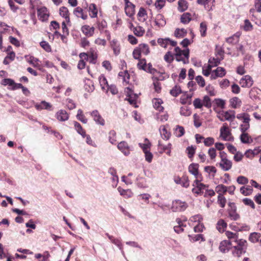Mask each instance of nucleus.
<instances>
[{
  "label": "nucleus",
  "mask_w": 261,
  "mask_h": 261,
  "mask_svg": "<svg viewBox=\"0 0 261 261\" xmlns=\"http://www.w3.org/2000/svg\"><path fill=\"white\" fill-rule=\"evenodd\" d=\"M180 114L184 116H188L191 115V112L187 106H183L180 108Z\"/></svg>",
  "instance_id": "61"
},
{
  "label": "nucleus",
  "mask_w": 261,
  "mask_h": 261,
  "mask_svg": "<svg viewBox=\"0 0 261 261\" xmlns=\"http://www.w3.org/2000/svg\"><path fill=\"white\" fill-rule=\"evenodd\" d=\"M159 130L161 137L164 140H168L170 139L171 133L167 130V125H161Z\"/></svg>",
  "instance_id": "21"
},
{
  "label": "nucleus",
  "mask_w": 261,
  "mask_h": 261,
  "mask_svg": "<svg viewBox=\"0 0 261 261\" xmlns=\"http://www.w3.org/2000/svg\"><path fill=\"white\" fill-rule=\"evenodd\" d=\"M35 109L38 111H41L42 110H51L52 105L44 100L42 101L40 103H36L35 105Z\"/></svg>",
  "instance_id": "19"
},
{
  "label": "nucleus",
  "mask_w": 261,
  "mask_h": 261,
  "mask_svg": "<svg viewBox=\"0 0 261 261\" xmlns=\"http://www.w3.org/2000/svg\"><path fill=\"white\" fill-rule=\"evenodd\" d=\"M187 206L186 202L181 201L180 200H176L173 202L171 208L173 212H181L185 211Z\"/></svg>",
  "instance_id": "10"
},
{
  "label": "nucleus",
  "mask_w": 261,
  "mask_h": 261,
  "mask_svg": "<svg viewBox=\"0 0 261 261\" xmlns=\"http://www.w3.org/2000/svg\"><path fill=\"white\" fill-rule=\"evenodd\" d=\"M226 70L223 67H218L216 69L212 71L210 79L211 80H213L217 77H222L226 75Z\"/></svg>",
  "instance_id": "12"
},
{
  "label": "nucleus",
  "mask_w": 261,
  "mask_h": 261,
  "mask_svg": "<svg viewBox=\"0 0 261 261\" xmlns=\"http://www.w3.org/2000/svg\"><path fill=\"white\" fill-rule=\"evenodd\" d=\"M117 147L125 155H128L130 153V147L125 141L120 142L117 145Z\"/></svg>",
  "instance_id": "20"
},
{
  "label": "nucleus",
  "mask_w": 261,
  "mask_h": 261,
  "mask_svg": "<svg viewBox=\"0 0 261 261\" xmlns=\"http://www.w3.org/2000/svg\"><path fill=\"white\" fill-rule=\"evenodd\" d=\"M236 112L233 110H229L223 112L222 116L224 118L225 120H227L232 122L236 118Z\"/></svg>",
  "instance_id": "23"
},
{
  "label": "nucleus",
  "mask_w": 261,
  "mask_h": 261,
  "mask_svg": "<svg viewBox=\"0 0 261 261\" xmlns=\"http://www.w3.org/2000/svg\"><path fill=\"white\" fill-rule=\"evenodd\" d=\"M232 246L231 242L228 240H223L221 242L219 245V250L223 253L228 252Z\"/></svg>",
  "instance_id": "18"
},
{
  "label": "nucleus",
  "mask_w": 261,
  "mask_h": 261,
  "mask_svg": "<svg viewBox=\"0 0 261 261\" xmlns=\"http://www.w3.org/2000/svg\"><path fill=\"white\" fill-rule=\"evenodd\" d=\"M208 185H206L205 190L203 191V195L205 197H211L215 195V192L213 190L208 189Z\"/></svg>",
  "instance_id": "58"
},
{
  "label": "nucleus",
  "mask_w": 261,
  "mask_h": 261,
  "mask_svg": "<svg viewBox=\"0 0 261 261\" xmlns=\"http://www.w3.org/2000/svg\"><path fill=\"white\" fill-rule=\"evenodd\" d=\"M150 53V47L146 43H140L133 51L132 55L135 59H139L141 55H148Z\"/></svg>",
  "instance_id": "1"
},
{
  "label": "nucleus",
  "mask_w": 261,
  "mask_h": 261,
  "mask_svg": "<svg viewBox=\"0 0 261 261\" xmlns=\"http://www.w3.org/2000/svg\"><path fill=\"white\" fill-rule=\"evenodd\" d=\"M215 0H197L199 5H203L206 10L210 11L214 6Z\"/></svg>",
  "instance_id": "22"
},
{
  "label": "nucleus",
  "mask_w": 261,
  "mask_h": 261,
  "mask_svg": "<svg viewBox=\"0 0 261 261\" xmlns=\"http://www.w3.org/2000/svg\"><path fill=\"white\" fill-rule=\"evenodd\" d=\"M16 55L15 52H11L7 54L6 57L3 61V64L8 65L15 60Z\"/></svg>",
  "instance_id": "36"
},
{
  "label": "nucleus",
  "mask_w": 261,
  "mask_h": 261,
  "mask_svg": "<svg viewBox=\"0 0 261 261\" xmlns=\"http://www.w3.org/2000/svg\"><path fill=\"white\" fill-rule=\"evenodd\" d=\"M82 32L87 37H91L93 36L95 28L93 27H90L89 25H84L81 27Z\"/></svg>",
  "instance_id": "17"
},
{
  "label": "nucleus",
  "mask_w": 261,
  "mask_h": 261,
  "mask_svg": "<svg viewBox=\"0 0 261 261\" xmlns=\"http://www.w3.org/2000/svg\"><path fill=\"white\" fill-rule=\"evenodd\" d=\"M74 14L78 17H81L84 20L86 19L88 17L87 14L84 13L83 9L80 7H77L75 9Z\"/></svg>",
  "instance_id": "40"
},
{
  "label": "nucleus",
  "mask_w": 261,
  "mask_h": 261,
  "mask_svg": "<svg viewBox=\"0 0 261 261\" xmlns=\"http://www.w3.org/2000/svg\"><path fill=\"white\" fill-rule=\"evenodd\" d=\"M227 227V223L222 219H219L216 224V229L220 233L224 232L226 230Z\"/></svg>",
  "instance_id": "27"
},
{
  "label": "nucleus",
  "mask_w": 261,
  "mask_h": 261,
  "mask_svg": "<svg viewBox=\"0 0 261 261\" xmlns=\"http://www.w3.org/2000/svg\"><path fill=\"white\" fill-rule=\"evenodd\" d=\"M225 235L229 240V241H230L231 242H235L238 238V234L237 233H233L230 231H226L225 232Z\"/></svg>",
  "instance_id": "57"
},
{
  "label": "nucleus",
  "mask_w": 261,
  "mask_h": 261,
  "mask_svg": "<svg viewBox=\"0 0 261 261\" xmlns=\"http://www.w3.org/2000/svg\"><path fill=\"white\" fill-rule=\"evenodd\" d=\"M182 93L180 86L178 85H175L170 91V94L173 97H177Z\"/></svg>",
  "instance_id": "37"
},
{
  "label": "nucleus",
  "mask_w": 261,
  "mask_h": 261,
  "mask_svg": "<svg viewBox=\"0 0 261 261\" xmlns=\"http://www.w3.org/2000/svg\"><path fill=\"white\" fill-rule=\"evenodd\" d=\"M229 103L231 108L237 109L241 107L242 101L239 98L234 97L229 100Z\"/></svg>",
  "instance_id": "34"
},
{
  "label": "nucleus",
  "mask_w": 261,
  "mask_h": 261,
  "mask_svg": "<svg viewBox=\"0 0 261 261\" xmlns=\"http://www.w3.org/2000/svg\"><path fill=\"white\" fill-rule=\"evenodd\" d=\"M153 106L154 109L159 112H162L164 110V107L162 106L163 100L160 98H154L152 100Z\"/></svg>",
  "instance_id": "35"
},
{
  "label": "nucleus",
  "mask_w": 261,
  "mask_h": 261,
  "mask_svg": "<svg viewBox=\"0 0 261 261\" xmlns=\"http://www.w3.org/2000/svg\"><path fill=\"white\" fill-rule=\"evenodd\" d=\"M217 202L221 207L224 208L226 203V199L223 195H218Z\"/></svg>",
  "instance_id": "63"
},
{
  "label": "nucleus",
  "mask_w": 261,
  "mask_h": 261,
  "mask_svg": "<svg viewBox=\"0 0 261 261\" xmlns=\"http://www.w3.org/2000/svg\"><path fill=\"white\" fill-rule=\"evenodd\" d=\"M189 7V3L186 0H179L178 2L177 9L178 11L183 12L186 11Z\"/></svg>",
  "instance_id": "32"
},
{
  "label": "nucleus",
  "mask_w": 261,
  "mask_h": 261,
  "mask_svg": "<svg viewBox=\"0 0 261 261\" xmlns=\"http://www.w3.org/2000/svg\"><path fill=\"white\" fill-rule=\"evenodd\" d=\"M215 191L218 194V195H223V194L227 192V187L222 184L216 186Z\"/></svg>",
  "instance_id": "49"
},
{
  "label": "nucleus",
  "mask_w": 261,
  "mask_h": 261,
  "mask_svg": "<svg viewBox=\"0 0 261 261\" xmlns=\"http://www.w3.org/2000/svg\"><path fill=\"white\" fill-rule=\"evenodd\" d=\"M158 43L162 47L166 48L168 45L175 47L177 45V42L171 40L169 38H159L157 40Z\"/></svg>",
  "instance_id": "14"
},
{
  "label": "nucleus",
  "mask_w": 261,
  "mask_h": 261,
  "mask_svg": "<svg viewBox=\"0 0 261 261\" xmlns=\"http://www.w3.org/2000/svg\"><path fill=\"white\" fill-rule=\"evenodd\" d=\"M109 140L112 144H115L117 142L116 132L114 130H111L109 133Z\"/></svg>",
  "instance_id": "53"
},
{
  "label": "nucleus",
  "mask_w": 261,
  "mask_h": 261,
  "mask_svg": "<svg viewBox=\"0 0 261 261\" xmlns=\"http://www.w3.org/2000/svg\"><path fill=\"white\" fill-rule=\"evenodd\" d=\"M74 126L76 132L83 137L84 138L86 136V130L83 128L82 125L79 122L75 121L74 122Z\"/></svg>",
  "instance_id": "45"
},
{
  "label": "nucleus",
  "mask_w": 261,
  "mask_h": 261,
  "mask_svg": "<svg viewBox=\"0 0 261 261\" xmlns=\"http://www.w3.org/2000/svg\"><path fill=\"white\" fill-rule=\"evenodd\" d=\"M231 134L226 123L223 124L220 128V136L224 141H231L233 137L231 136Z\"/></svg>",
  "instance_id": "7"
},
{
  "label": "nucleus",
  "mask_w": 261,
  "mask_h": 261,
  "mask_svg": "<svg viewBox=\"0 0 261 261\" xmlns=\"http://www.w3.org/2000/svg\"><path fill=\"white\" fill-rule=\"evenodd\" d=\"M253 84L252 78L249 75H246L242 77L240 84L243 88H250Z\"/></svg>",
  "instance_id": "13"
},
{
  "label": "nucleus",
  "mask_w": 261,
  "mask_h": 261,
  "mask_svg": "<svg viewBox=\"0 0 261 261\" xmlns=\"http://www.w3.org/2000/svg\"><path fill=\"white\" fill-rule=\"evenodd\" d=\"M240 140L243 143H249L252 142L251 137L247 133H242L240 136Z\"/></svg>",
  "instance_id": "51"
},
{
  "label": "nucleus",
  "mask_w": 261,
  "mask_h": 261,
  "mask_svg": "<svg viewBox=\"0 0 261 261\" xmlns=\"http://www.w3.org/2000/svg\"><path fill=\"white\" fill-rule=\"evenodd\" d=\"M125 12L127 16L132 17L135 14V6L130 2L125 3Z\"/></svg>",
  "instance_id": "24"
},
{
  "label": "nucleus",
  "mask_w": 261,
  "mask_h": 261,
  "mask_svg": "<svg viewBox=\"0 0 261 261\" xmlns=\"http://www.w3.org/2000/svg\"><path fill=\"white\" fill-rule=\"evenodd\" d=\"M199 165L198 164L192 163L188 167L189 172L193 174L195 179L203 180L202 174L199 172Z\"/></svg>",
  "instance_id": "8"
},
{
  "label": "nucleus",
  "mask_w": 261,
  "mask_h": 261,
  "mask_svg": "<svg viewBox=\"0 0 261 261\" xmlns=\"http://www.w3.org/2000/svg\"><path fill=\"white\" fill-rule=\"evenodd\" d=\"M98 80L100 87L103 90H106V89L108 88L109 85L108 81L106 77L103 74H101L99 76Z\"/></svg>",
  "instance_id": "41"
},
{
  "label": "nucleus",
  "mask_w": 261,
  "mask_h": 261,
  "mask_svg": "<svg viewBox=\"0 0 261 261\" xmlns=\"http://www.w3.org/2000/svg\"><path fill=\"white\" fill-rule=\"evenodd\" d=\"M253 27L250 21L248 19L244 20V24L243 30L246 32L251 31L253 30Z\"/></svg>",
  "instance_id": "59"
},
{
  "label": "nucleus",
  "mask_w": 261,
  "mask_h": 261,
  "mask_svg": "<svg viewBox=\"0 0 261 261\" xmlns=\"http://www.w3.org/2000/svg\"><path fill=\"white\" fill-rule=\"evenodd\" d=\"M166 0H156L154 6L158 10H161L165 5Z\"/></svg>",
  "instance_id": "64"
},
{
  "label": "nucleus",
  "mask_w": 261,
  "mask_h": 261,
  "mask_svg": "<svg viewBox=\"0 0 261 261\" xmlns=\"http://www.w3.org/2000/svg\"><path fill=\"white\" fill-rule=\"evenodd\" d=\"M221 61L222 60H220L218 57L210 59L208 61L209 65L212 67L217 66L220 63Z\"/></svg>",
  "instance_id": "60"
},
{
  "label": "nucleus",
  "mask_w": 261,
  "mask_h": 261,
  "mask_svg": "<svg viewBox=\"0 0 261 261\" xmlns=\"http://www.w3.org/2000/svg\"><path fill=\"white\" fill-rule=\"evenodd\" d=\"M96 24L97 28L100 33H102L108 26L107 21L103 19L98 20L96 22Z\"/></svg>",
  "instance_id": "38"
},
{
  "label": "nucleus",
  "mask_w": 261,
  "mask_h": 261,
  "mask_svg": "<svg viewBox=\"0 0 261 261\" xmlns=\"http://www.w3.org/2000/svg\"><path fill=\"white\" fill-rule=\"evenodd\" d=\"M117 190L119 191L120 194L121 196L125 197V198H129L132 196V193L129 190H124L121 188L120 187H119L117 188Z\"/></svg>",
  "instance_id": "55"
},
{
  "label": "nucleus",
  "mask_w": 261,
  "mask_h": 261,
  "mask_svg": "<svg viewBox=\"0 0 261 261\" xmlns=\"http://www.w3.org/2000/svg\"><path fill=\"white\" fill-rule=\"evenodd\" d=\"M89 113L92 116L93 120L97 124L101 126H104L105 125V120L100 114L98 110H95Z\"/></svg>",
  "instance_id": "9"
},
{
  "label": "nucleus",
  "mask_w": 261,
  "mask_h": 261,
  "mask_svg": "<svg viewBox=\"0 0 261 261\" xmlns=\"http://www.w3.org/2000/svg\"><path fill=\"white\" fill-rule=\"evenodd\" d=\"M221 161L219 163V166L224 171H228L232 165V162L227 158V154L224 151H220L219 154Z\"/></svg>",
  "instance_id": "3"
},
{
  "label": "nucleus",
  "mask_w": 261,
  "mask_h": 261,
  "mask_svg": "<svg viewBox=\"0 0 261 261\" xmlns=\"http://www.w3.org/2000/svg\"><path fill=\"white\" fill-rule=\"evenodd\" d=\"M38 16L39 19L42 21L48 19L49 17L48 12L46 8L43 7L37 9Z\"/></svg>",
  "instance_id": "16"
},
{
  "label": "nucleus",
  "mask_w": 261,
  "mask_h": 261,
  "mask_svg": "<svg viewBox=\"0 0 261 261\" xmlns=\"http://www.w3.org/2000/svg\"><path fill=\"white\" fill-rule=\"evenodd\" d=\"M24 58L28 63L32 65L34 67H39L40 66V65L39 63V59L34 56L25 55L24 56Z\"/></svg>",
  "instance_id": "25"
},
{
  "label": "nucleus",
  "mask_w": 261,
  "mask_h": 261,
  "mask_svg": "<svg viewBox=\"0 0 261 261\" xmlns=\"http://www.w3.org/2000/svg\"><path fill=\"white\" fill-rule=\"evenodd\" d=\"M152 80L155 91L158 93H160L162 88L159 81L163 80V78L162 77V76H160L159 77H153Z\"/></svg>",
  "instance_id": "28"
},
{
  "label": "nucleus",
  "mask_w": 261,
  "mask_h": 261,
  "mask_svg": "<svg viewBox=\"0 0 261 261\" xmlns=\"http://www.w3.org/2000/svg\"><path fill=\"white\" fill-rule=\"evenodd\" d=\"M236 223H232L230 225V228L235 231H248L250 227L248 225L244 224L237 226Z\"/></svg>",
  "instance_id": "33"
},
{
  "label": "nucleus",
  "mask_w": 261,
  "mask_h": 261,
  "mask_svg": "<svg viewBox=\"0 0 261 261\" xmlns=\"http://www.w3.org/2000/svg\"><path fill=\"white\" fill-rule=\"evenodd\" d=\"M202 180L195 179L193 182V188L192 190L194 194L197 195H203V191L205 190L206 185L201 182Z\"/></svg>",
  "instance_id": "5"
},
{
  "label": "nucleus",
  "mask_w": 261,
  "mask_h": 261,
  "mask_svg": "<svg viewBox=\"0 0 261 261\" xmlns=\"http://www.w3.org/2000/svg\"><path fill=\"white\" fill-rule=\"evenodd\" d=\"M187 31L185 29H176L174 31V36L176 38H181L186 36Z\"/></svg>",
  "instance_id": "46"
},
{
  "label": "nucleus",
  "mask_w": 261,
  "mask_h": 261,
  "mask_svg": "<svg viewBox=\"0 0 261 261\" xmlns=\"http://www.w3.org/2000/svg\"><path fill=\"white\" fill-rule=\"evenodd\" d=\"M185 131L183 126L177 125L175 130L174 134L176 137H180L185 134Z\"/></svg>",
  "instance_id": "54"
},
{
  "label": "nucleus",
  "mask_w": 261,
  "mask_h": 261,
  "mask_svg": "<svg viewBox=\"0 0 261 261\" xmlns=\"http://www.w3.org/2000/svg\"><path fill=\"white\" fill-rule=\"evenodd\" d=\"M118 76L122 78L123 82H125L126 84H128L130 75L127 70L119 72Z\"/></svg>",
  "instance_id": "48"
},
{
  "label": "nucleus",
  "mask_w": 261,
  "mask_h": 261,
  "mask_svg": "<svg viewBox=\"0 0 261 261\" xmlns=\"http://www.w3.org/2000/svg\"><path fill=\"white\" fill-rule=\"evenodd\" d=\"M240 36V33H237L233 36L227 38L226 41L229 44H235L239 42Z\"/></svg>",
  "instance_id": "43"
},
{
  "label": "nucleus",
  "mask_w": 261,
  "mask_h": 261,
  "mask_svg": "<svg viewBox=\"0 0 261 261\" xmlns=\"http://www.w3.org/2000/svg\"><path fill=\"white\" fill-rule=\"evenodd\" d=\"M89 15L91 18H95L97 16V9L96 5L94 4H91L89 6Z\"/></svg>",
  "instance_id": "39"
},
{
  "label": "nucleus",
  "mask_w": 261,
  "mask_h": 261,
  "mask_svg": "<svg viewBox=\"0 0 261 261\" xmlns=\"http://www.w3.org/2000/svg\"><path fill=\"white\" fill-rule=\"evenodd\" d=\"M235 242L237 243V245L234 247V248L237 251L238 255L241 254L243 252L246 251L248 246V243L246 240L238 238Z\"/></svg>",
  "instance_id": "6"
},
{
  "label": "nucleus",
  "mask_w": 261,
  "mask_h": 261,
  "mask_svg": "<svg viewBox=\"0 0 261 261\" xmlns=\"http://www.w3.org/2000/svg\"><path fill=\"white\" fill-rule=\"evenodd\" d=\"M145 32V29L140 25H137L134 28L133 33L137 37H142Z\"/></svg>",
  "instance_id": "44"
},
{
  "label": "nucleus",
  "mask_w": 261,
  "mask_h": 261,
  "mask_svg": "<svg viewBox=\"0 0 261 261\" xmlns=\"http://www.w3.org/2000/svg\"><path fill=\"white\" fill-rule=\"evenodd\" d=\"M227 213L228 218L231 220L236 221L240 219V216L237 212V207L234 202H229Z\"/></svg>",
  "instance_id": "4"
},
{
  "label": "nucleus",
  "mask_w": 261,
  "mask_h": 261,
  "mask_svg": "<svg viewBox=\"0 0 261 261\" xmlns=\"http://www.w3.org/2000/svg\"><path fill=\"white\" fill-rule=\"evenodd\" d=\"M207 24L205 21L202 22L200 24L199 31L201 37H205L206 35Z\"/></svg>",
  "instance_id": "56"
},
{
  "label": "nucleus",
  "mask_w": 261,
  "mask_h": 261,
  "mask_svg": "<svg viewBox=\"0 0 261 261\" xmlns=\"http://www.w3.org/2000/svg\"><path fill=\"white\" fill-rule=\"evenodd\" d=\"M196 150V148L195 147H193L192 146H189L186 149V151L188 154V156L189 158L191 159V160L194 156V155L195 154Z\"/></svg>",
  "instance_id": "62"
},
{
  "label": "nucleus",
  "mask_w": 261,
  "mask_h": 261,
  "mask_svg": "<svg viewBox=\"0 0 261 261\" xmlns=\"http://www.w3.org/2000/svg\"><path fill=\"white\" fill-rule=\"evenodd\" d=\"M125 91L127 92L126 100H127L129 103L134 106L137 107L136 105V100L138 98L137 94L133 93V91L128 87L126 88Z\"/></svg>",
  "instance_id": "11"
},
{
  "label": "nucleus",
  "mask_w": 261,
  "mask_h": 261,
  "mask_svg": "<svg viewBox=\"0 0 261 261\" xmlns=\"http://www.w3.org/2000/svg\"><path fill=\"white\" fill-rule=\"evenodd\" d=\"M191 20L192 16L189 12L184 13L180 16V22L184 24L189 23Z\"/></svg>",
  "instance_id": "42"
},
{
  "label": "nucleus",
  "mask_w": 261,
  "mask_h": 261,
  "mask_svg": "<svg viewBox=\"0 0 261 261\" xmlns=\"http://www.w3.org/2000/svg\"><path fill=\"white\" fill-rule=\"evenodd\" d=\"M154 22L156 27V30H159L161 28L163 27L166 24V19L164 15L162 14H158L156 15L154 19Z\"/></svg>",
  "instance_id": "15"
},
{
  "label": "nucleus",
  "mask_w": 261,
  "mask_h": 261,
  "mask_svg": "<svg viewBox=\"0 0 261 261\" xmlns=\"http://www.w3.org/2000/svg\"><path fill=\"white\" fill-rule=\"evenodd\" d=\"M110 46L112 48L114 54L117 56L120 53V46L118 41L114 39L110 42Z\"/></svg>",
  "instance_id": "29"
},
{
  "label": "nucleus",
  "mask_w": 261,
  "mask_h": 261,
  "mask_svg": "<svg viewBox=\"0 0 261 261\" xmlns=\"http://www.w3.org/2000/svg\"><path fill=\"white\" fill-rule=\"evenodd\" d=\"M241 193L245 195H250L253 192V188L250 186H247L246 187H242L240 188Z\"/></svg>",
  "instance_id": "47"
},
{
  "label": "nucleus",
  "mask_w": 261,
  "mask_h": 261,
  "mask_svg": "<svg viewBox=\"0 0 261 261\" xmlns=\"http://www.w3.org/2000/svg\"><path fill=\"white\" fill-rule=\"evenodd\" d=\"M77 119L83 122V123H87L88 122V119L86 118V116L83 114V112L82 110L79 109L77 111V113L76 115Z\"/></svg>",
  "instance_id": "52"
},
{
  "label": "nucleus",
  "mask_w": 261,
  "mask_h": 261,
  "mask_svg": "<svg viewBox=\"0 0 261 261\" xmlns=\"http://www.w3.org/2000/svg\"><path fill=\"white\" fill-rule=\"evenodd\" d=\"M80 58L81 59L77 64V67L80 69H83L86 66L85 60L87 61L88 59V54H86L85 53H81L80 54Z\"/></svg>",
  "instance_id": "26"
},
{
  "label": "nucleus",
  "mask_w": 261,
  "mask_h": 261,
  "mask_svg": "<svg viewBox=\"0 0 261 261\" xmlns=\"http://www.w3.org/2000/svg\"><path fill=\"white\" fill-rule=\"evenodd\" d=\"M176 60L179 62L182 61L184 63H186V60H188L189 57V49H186L181 50L179 47L175 46L174 49Z\"/></svg>",
  "instance_id": "2"
},
{
  "label": "nucleus",
  "mask_w": 261,
  "mask_h": 261,
  "mask_svg": "<svg viewBox=\"0 0 261 261\" xmlns=\"http://www.w3.org/2000/svg\"><path fill=\"white\" fill-rule=\"evenodd\" d=\"M261 238V233L259 232H252L249 236L248 240L251 243H259V240Z\"/></svg>",
  "instance_id": "31"
},
{
  "label": "nucleus",
  "mask_w": 261,
  "mask_h": 261,
  "mask_svg": "<svg viewBox=\"0 0 261 261\" xmlns=\"http://www.w3.org/2000/svg\"><path fill=\"white\" fill-rule=\"evenodd\" d=\"M138 60V63L137 64V67L139 70L145 71L147 66L146 60L145 58H140Z\"/></svg>",
  "instance_id": "50"
},
{
  "label": "nucleus",
  "mask_w": 261,
  "mask_h": 261,
  "mask_svg": "<svg viewBox=\"0 0 261 261\" xmlns=\"http://www.w3.org/2000/svg\"><path fill=\"white\" fill-rule=\"evenodd\" d=\"M86 54H88V58L90 59V62L95 64L97 59V54L95 49L91 48Z\"/></svg>",
  "instance_id": "30"
}]
</instances>
